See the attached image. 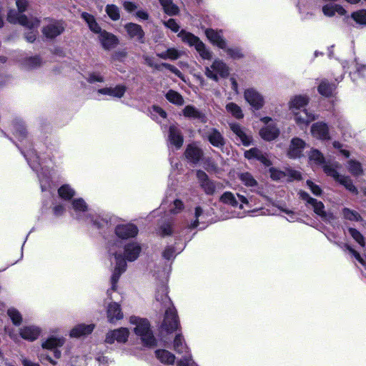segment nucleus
Returning <instances> with one entry per match:
<instances>
[{
  "label": "nucleus",
  "mask_w": 366,
  "mask_h": 366,
  "mask_svg": "<svg viewBox=\"0 0 366 366\" xmlns=\"http://www.w3.org/2000/svg\"><path fill=\"white\" fill-rule=\"evenodd\" d=\"M178 36L184 43L189 46H194L202 59H210L212 58V53L206 48L199 37L185 30H181L178 33Z\"/></svg>",
  "instance_id": "obj_4"
},
{
  "label": "nucleus",
  "mask_w": 366,
  "mask_h": 366,
  "mask_svg": "<svg viewBox=\"0 0 366 366\" xmlns=\"http://www.w3.org/2000/svg\"><path fill=\"white\" fill-rule=\"evenodd\" d=\"M65 29V24L63 21L49 19L42 27V33L47 39H54L61 34Z\"/></svg>",
  "instance_id": "obj_7"
},
{
  "label": "nucleus",
  "mask_w": 366,
  "mask_h": 366,
  "mask_svg": "<svg viewBox=\"0 0 366 366\" xmlns=\"http://www.w3.org/2000/svg\"><path fill=\"white\" fill-rule=\"evenodd\" d=\"M124 27L130 39H134L142 44L144 43V31L140 25L127 23Z\"/></svg>",
  "instance_id": "obj_16"
},
{
  "label": "nucleus",
  "mask_w": 366,
  "mask_h": 366,
  "mask_svg": "<svg viewBox=\"0 0 366 366\" xmlns=\"http://www.w3.org/2000/svg\"><path fill=\"white\" fill-rule=\"evenodd\" d=\"M322 12L325 16L332 17L335 14L344 16L346 10L340 5L333 3H329L322 6Z\"/></svg>",
  "instance_id": "obj_25"
},
{
  "label": "nucleus",
  "mask_w": 366,
  "mask_h": 366,
  "mask_svg": "<svg viewBox=\"0 0 366 366\" xmlns=\"http://www.w3.org/2000/svg\"><path fill=\"white\" fill-rule=\"evenodd\" d=\"M182 113L184 117L191 119H198L204 122L205 117L199 112L197 108L193 106L187 105L182 110Z\"/></svg>",
  "instance_id": "obj_36"
},
{
  "label": "nucleus",
  "mask_w": 366,
  "mask_h": 366,
  "mask_svg": "<svg viewBox=\"0 0 366 366\" xmlns=\"http://www.w3.org/2000/svg\"><path fill=\"white\" fill-rule=\"evenodd\" d=\"M325 172L332 177L338 181L340 184H343L347 189L352 192H356V187L353 185L351 179L347 177L340 175L338 172L330 165H324Z\"/></svg>",
  "instance_id": "obj_13"
},
{
  "label": "nucleus",
  "mask_w": 366,
  "mask_h": 366,
  "mask_svg": "<svg viewBox=\"0 0 366 366\" xmlns=\"http://www.w3.org/2000/svg\"><path fill=\"white\" fill-rule=\"evenodd\" d=\"M342 214L345 219L351 221H359L361 219L358 212L347 208H345L342 210Z\"/></svg>",
  "instance_id": "obj_53"
},
{
  "label": "nucleus",
  "mask_w": 366,
  "mask_h": 366,
  "mask_svg": "<svg viewBox=\"0 0 366 366\" xmlns=\"http://www.w3.org/2000/svg\"><path fill=\"white\" fill-rule=\"evenodd\" d=\"M230 129L236 135V139L239 141L244 146L248 147L252 142L250 132L245 128L237 123L229 124Z\"/></svg>",
  "instance_id": "obj_12"
},
{
  "label": "nucleus",
  "mask_w": 366,
  "mask_h": 366,
  "mask_svg": "<svg viewBox=\"0 0 366 366\" xmlns=\"http://www.w3.org/2000/svg\"><path fill=\"white\" fill-rule=\"evenodd\" d=\"M205 35L212 44L222 49H226L227 42L222 36V31L208 29L205 30Z\"/></svg>",
  "instance_id": "obj_21"
},
{
  "label": "nucleus",
  "mask_w": 366,
  "mask_h": 366,
  "mask_svg": "<svg viewBox=\"0 0 366 366\" xmlns=\"http://www.w3.org/2000/svg\"><path fill=\"white\" fill-rule=\"evenodd\" d=\"M184 356L181 360L177 361V365L178 366H192L193 365V360L191 357V354L189 353V351H188V353H183Z\"/></svg>",
  "instance_id": "obj_55"
},
{
  "label": "nucleus",
  "mask_w": 366,
  "mask_h": 366,
  "mask_svg": "<svg viewBox=\"0 0 366 366\" xmlns=\"http://www.w3.org/2000/svg\"><path fill=\"white\" fill-rule=\"evenodd\" d=\"M350 234L352 238L362 247L365 246V239L362 234L354 228H350L348 229Z\"/></svg>",
  "instance_id": "obj_54"
},
{
  "label": "nucleus",
  "mask_w": 366,
  "mask_h": 366,
  "mask_svg": "<svg viewBox=\"0 0 366 366\" xmlns=\"http://www.w3.org/2000/svg\"><path fill=\"white\" fill-rule=\"evenodd\" d=\"M312 137L318 139L325 140L330 139L328 127L325 123L317 122L311 127Z\"/></svg>",
  "instance_id": "obj_23"
},
{
  "label": "nucleus",
  "mask_w": 366,
  "mask_h": 366,
  "mask_svg": "<svg viewBox=\"0 0 366 366\" xmlns=\"http://www.w3.org/2000/svg\"><path fill=\"white\" fill-rule=\"evenodd\" d=\"M202 156V151L195 144H189L185 151V157L190 162L197 163Z\"/></svg>",
  "instance_id": "obj_30"
},
{
  "label": "nucleus",
  "mask_w": 366,
  "mask_h": 366,
  "mask_svg": "<svg viewBox=\"0 0 366 366\" xmlns=\"http://www.w3.org/2000/svg\"><path fill=\"white\" fill-rule=\"evenodd\" d=\"M72 209H74L76 217H79L81 213L87 210L88 206L85 201L81 198H77L72 201Z\"/></svg>",
  "instance_id": "obj_40"
},
{
  "label": "nucleus",
  "mask_w": 366,
  "mask_h": 366,
  "mask_svg": "<svg viewBox=\"0 0 366 366\" xmlns=\"http://www.w3.org/2000/svg\"><path fill=\"white\" fill-rule=\"evenodd\" d=\"M105 11L109 16V17L113 21H117L120 19L119 9L114 4L107 5Z\"/></svg>",
  "instance_id": "obj_48"
},
{
  "label": "nucleus",
  "mask_w": 366,
  "mask_h": 366,
  "mask_svg": "<svg viewBox=\"0 0 366 366\" xmlns=\"http://www.w3.org/2000/svg\"><path fill=\"white\" fill-rule=\"evenodd\" d=\"M226 110L237 119H242L244 117L242 109L237 104L230 102L226 105Z\"/></svg>",
  "instance_id": "obj_44"
},
{
  "label": "nucleus",
  "mask_w": 366,
  "mask_h": 366,
  "mask_svg": "<svg viewBox=\"0 0 366 366\" xmlns=\"http://www.w3.org/2000/svg\"><path fill=\"white\" fill-rule=\"evenodd\" d=\"M200 185L207 194H212L215 192L214 183L210 180L206 181L205 182H204Z\"/></svg>",
  "instance_id": "obj_56"
},
{
  "label": "nucleus",
  "mask_w": 366,
  "mask_h": 366,
  "mask_svg": "<svg viewBox=\"0 0 366 366\" xmlns=\"http://www.w3.org/2000/svg\"><path fill=\"white\" fill-rule=\"evenodd\" d=\"M207 139L211 144L217 148L223 147L225 144L222 134L216 129H212L207 134Z\"/></svg>",
  "instance_id": "obj_31"
},
{
  "label": "nucleus",
  "mask_w": 366,
  "mask_h": 366,
  "mask_svg": "<svg viewBox=\"0 0 366 366\" xmlns=\"http://www.w3.org/2000/svg\"><path fill=\"white\" fill-rule=\"evenodd\" d=\"M309 163L312 166L323 164L325 158L323 154L316 149H312L308 153Z\"/></svg>",
  "instance_id": "obj_34"
},
{
  "label": "nucleus",
  "mask_w": 366,
  "mask_h": 366,
  "mask_svg": "<svg viewBox=\"0 0 366 366\" xmlns=\"http://www.w3.org/2000/svg\"><path fill=\"white\" fill-rule=\"evenodd\" d=\"M167 287L166 285H161L156 294V300L160 302L164 307H167L164 318L161 328L162 331L167 333L174 332L179 328V323L176 309L173 307L170 299L167 295Z\"/></svg>",
  "instance_id": "obj_2"
},
{
  "label": "nucleus",
  "mask_w": 366,
  "mask_h": 366,
  "mask_svg": "<svg viewBox=\"0 0 366 366\" xmlns=\"http://www.w3.org/2000/svg\"><path fill=\"white\" fill-rule=\"evenodd\" d=\"M164 11L169 15H175L178 13L177 6L172 4V0H159Z\"/></svg>",
  "instance_id": "obj_49"
},
{
  "label": "nucleus",
  "mask_w": 366,
  "mask_h": 366,
  "mask_svg": "<svg viewBox=\"0 0 366 366\" xmlns=\"http://www.w3.org/2000/svg\"><path fill=\"white\" fill-rule=\"evenodd\" d=\"M7 314L14 325H19L21 324L22 317L20 312L14 308H10L8 310Z\"/></svg>",
  "instance_id": "obj_52"
},
{
  "label": "nucleus",
  "mask_w": 366,
  "mask_h": 366,
  "mask_svg": "<svg viewBox=\"0 0 366 366\" xmlns=\"http://www.w3.org/2000/svg\"><path fill=\"white\" fill-rule=\"evenodd\" d=\"M351 18L357 24L366 26V9H360L352 12Z\"/></svg>",
  "instance_id": "obj_42"
},
{
  "label": "nucleus",
  "mask_w": 366,
  "mask_h": 366,
  "mask_svg": "<svg viewBox=\"0 0 366 366\" xmlns=\"http://www.w3.org/2000/svg\"><path fill=\"white\" fill-rule=\"evenodd\" d=\"M122 5L124 9L129 13H132L136 11L138 8L137 4H136L134 2L129 1H124Z\"/></svg>",
  "instance_id": "obj_63"
},
{
  "label": "nucleus",
  "mask_w": 366,
  "mask_h": 366,
  "mask_svg": "<svg viewBox=\"0 0 366 366\" xmlns=\"http://www.w3.org/2000/svg\"><path fill=\"white\" fill-rule=\"evenodd\" d=\"M107 316L110 323H114L122 320L124 315L120 305L117 302L109 303L107 308Z\"/></svg>",
  "instance_id": "obj_22"
},
{
  "label": "nucleus",
  "mask_w": 366,
  "mask_h": 366,
  "mask_svg": "<svg viewBox=\"0 0 366 366\" xmlns=\"http://www.w3.org/2000/svg\"><path fill=\"white\" fill-rule=\"evenodd\" d=\"M169 141L171 144L175 146L177 149L182 146L183 137L180 131L174 125H172L169 127Z\"/></svg>",
  "instance_id": "obj_29"
},
{
  "label": "nucleus",
  "mask_w": 366,
  "mask_h": 366,
  "mask_svg": "<svg viewBox=\"0 0 366 366\" xmlns=\"http://www.w3.org/2000/svg\"><path fill=\"white\" fill-rule=\"evenodd\" d=\"M269 173L271 178L274 180L292 181L301 178V174L299 172L292 169H287V172H285L275 168H271Z\"/></svg>",
  "instance_id": "obj_15"
},
{
  "label": "nucleus",
  "mask_w": 366,
  "mask_h": 366,
  "mask_svg": "<svg viewBox=\"0 0 366 366\" xmlns=\"http://www.w3.org/2000/svg\"><path fill=\"white\" fill-rule=\"evenodd\" d=\"M127 56V51L125 49L116 51L112 54V59L119 61H123Z\"/></svg>",
  "instance_id": "obj_59"
},
{
  "label": "nucleus",
  "mask_w": 366,
  "mask_h": 366,
  "mask_svg": "<svg viewBox=\"0 0 366 366\" xmlns=\"http://www.w3.org/2000/svg\"><path fill=\"white\" fill-rule=\"evenodd\" d=\"M94 329V324L85 325V324H79L75 326L70 331V336L71 337H80L84 335H89L92 333V332Z\"/></svg>",
  "instance_id": "obj_28"
},
{
  "label": "nucleus",
  "mask_w": 366,
  "mask_h": 366,
  "mask_svg": "<svg viewBox=\"0 0 366 366\" xmlns=\"http://www.w3.org/2000/svg\"><path fill=\"white\" fill-rule=\"evenodd\" d=\"M293 116L295 122L300 126H307L310 122L314 121L316 119V117L312 112H310L306 109H302L298 112H291Z\"/></svg>",
  "instance_id": "obj_18"
},
{
  "label": "nucleus",
  "mask_w": 366,
  "mask_h": 366,
  "mask_svg": "<svg viewBox=\"0 0 366 366\" xmlns=\"http://www.w3.org/2000/svg\"><path fill=\"white\" fill-rule=\"evenodd\" d=\"M305 147L306 142L304 140L299 137L292 138L287 149V156L292 159L301 157Z\"/></svg>",
  "instance_id": "obj_14"
},
{
  "label": "nucleus",
  "mask_w": 366,
  "mask_h": 366,
  "mask_svg": "<svg viewBox=\"0 0 366 366\" xmlns=\"http://www.w3.org/2000/svg\"><path fill=\"white\" fill-rule=\"evenodd\" d=\"M142 252V247L139 243L132 242L125 244L124 247V254L118 253L116 250V245H112L109 248V254L114 257L115 266L111 278L112 290H115L117 283L120 275L126 270L127 262L135 261Z\"/></svg>",
  "instance_id": "obj_1"
},
{
  "label": "nucleus",
  "mask_w": 366,
  "mask_h": 366,
  "mask_svg": "<svg viewBox=\"0 0 366 366\" xmlns=\"http://www.w3.org/2000/svg\"><path fill=\"white\" fill-rule=\"evenodd\" d=\"M182 52L174 48H169L164 52L157 54L162 59L176 60L180 57Z\"/></svg>",
  "instance_id": "obj_41"
},
{
  "label": "nucleus",
  "mask_w": 366,
  "mask_h": 366,
  "mask_svg": "<svg viewBox=\"0 0 366 366\" xmlns=\"http://www.w3.org/2000/svg\"><path fill=\"white\" fill-rule=\"evenodd\" d=\"M244 157L247 159H255L259 161L264 166H270L272 162L269 158L268 154L263 153L257 148H252L244 152Z\"/></svg>",
  "instance_id": "obj_20"
},
{
  "label": "nucleus",
  "mask_w": 366,
  "mask_h": 366,
  "mask_svg": "<svg viewBox=\"0 0 366 366\" xmlns=\"http://www.w3.org/2000/svg\"><path fill=\"white\" fill-rule=\"evenodd\" d=\"M309 98L305 95H297L292 97L289 102V109L291 112H298L305 109L307 105Z\"/></svg>",
  "instance_id": "obj_24"
},
{
  "label": "nucleus",
  "mask_w": 366,
  "mask_h": 366,
  "mask_svg": "<svg viewBox=\"0 0 366 366\" xmlns=\"http://www.w3.org/2000/svg\"><path fill=\"white\" fill-rule=\"evenodd\" d=\"M7 20L11 24H19L26 29L38 28L40 25V20L36 16H27L19 11L10 10L7 14Z\"/></svg>",
  "instance_id": "obj_5"
},
{
  "label": "nucleus",
  "mask_w": 366,
  "mask_h": 366,
  "mask_svg": "<svg viewBox=\"0 0 366 366\" xmlns=\"http://www.w3.org/2000/svg\"><path fill=\"white\" fill-rule=\"evenodd\" d=\"M37 29L38 28L28 29L30 31L25 34V39L27 41L32 43L35 41L38 34Z\"/></svg>",
  "instance_id": "obj_61"
},
{
  "label": "nucleus",
  "mask_w": 366,
  "mask_h": 366,
  "mask_svg": "<svg viewBox=\"0 0 366 366\" xmlns=\"http://www.w3.org/2000/svg\"><path fill=\"white\" fill-rule=\"evenodd\" d=\"M129 330L127 327H120L109 331L105 337V342L108 344L125 343L129 337Z\"/></svg>",
  "instance_id": "obj_11"
},
{
  "label": "nucleus",
  "mask_w": 366,
  "mask_h": 366,
  "mask_svg": "<svg viewBox=\"0 0 366 366\" xmlns=\"http://www.w3.org/2000/svg\"><path fill=\"white\" fill-rule=\"evenodd\" d=\"M348 171L355 176H359L362 173V167L359 162L353 159L348 161L347 164Z\"/></svg>",
  "instance_id": "obj_45"
},
{
  "label": "nucleus",
  "mask_w": 366,
  "mask_h": 366,
  "mask_svg": "<svg viewBox=\"0 0 366 366\" xmlns=\"http://www.w3.org/2000/svg\"><path fill=\"white\" fill-rule=\"evenodd\" d=\"M204 74L209 79L218 81L219 77L224 78L228 76L229 68L222 60L215 59L210 66L205 68Z\"/></svg>",
  "instance_id": "obj_6"
},
{
  "label": "nucleus",
  "mask_w": 366,
  "mask_h": 366,
  "mask_svg": "<svg viewBox=\"0 0 366 366\" xmlns=\"http://www.w3.org/2000/svg\"><path fill=\"white\" fill-rule=\"evenodd\" d=\"M239 178L246 187H253L257 185V180L249 172L240 173Z\"/></svg>",
  "instance_id": "obj_43"
},
{
  "label": "nucleus",
  "mask_w": 366,
  "mask_h": 366,
  "mask_svg": "<svg viewBox=\"0 0 366 366\" xmlns=\"http://www.w3.org/2000/svg\"><path fill=\"white\" fill-rule=\"evenodd\" d=\"M184 208L183 203L182 201L179 199H175L173 202V204L172 208L170 209V212L173 214H177L180 212Z\"/></svg>",
  "instance_id": "obj_60"
},
{
  "label": "nucleus",
  "mask_w": 366,
  "mask_h": 366,
  "mask_svg": "<svg viewBox=\"0 0 366 366\" xmlns=\"http://www.w3.org/2000/svg\"><path fill=\"white\" fill-rule=\"evenodd\" d=\"M335 89L334 85L328 84L325 81H322L318 86L319 92L324 96L329 97L332 95Z\"/></svg>",
  "instance_id": "obj_50"
},
{
  "label": "nucleus",
  "mask_w": 366,
  "mask_h": 366,
  "mask_svg": "<svg viewBox=\"0 0 366 366\" xmlns=\"http://www.w3.org/2000/svg\"><path fill=\"white\" fill-rule=\"evenodd\" d=\"M130 324L134 325L135 334L141 337L142 341L146 345L151 346L154 344L155 339L150 329V325L147 320L136 316L129 318Z\"/></svg>",
  "instance_id": "obj_3"
},
{
  "label": "nucleus",
  "mask_w": 366,
  "mask_h": 366,
  "mask_svg": "<svg viewBox=\"0 0 366 366\" xmlns=\"http://www.w3.org/2000/svg\"><path fill=\"white\" fill-rule=\"evenodd\" d=\"M104 78L98 73H92L89 75L88 81L90 83L102 82Z\"/></svg>",
  "instance_id": "obj_64"
},
{
  "label": "nucleus",
  "mask_w": 366,
  "mask_h": 366,
  "mask_svg": "<svg viewBox=\"0 0 366 366\" xmlns=\"http://www.w3.org/2000/svg\"><path fill=\"white\" fill-rule=\"evenodd\" d=\"M219 200L221 202L230 205L233 207H239L241 209L244 208V205L247 206L249 204V200L244 196L237 194L236 197V196L230 192H225L223 193L220 197Z\"/></svg>",
  "instance_id": "obj_9"
},
{
  "label": "nucleus",
  "mask_w": 366,
  "mask_h": 366,
  "mask_svg": "<svg viewBox=\"0 0 366 366\" xmlns=\"http://www.w3.org/2000/svg\"><path fill=\"white\" fill-rule=\"evenodd\" d=\"M156 357L159 361L164 364L172 365L175 360V356L166 350H157Z\"/></svg>",
  "instance_id": "obj_37"
},
{
  "label": "nucleus",
  "mask_w": 366,
  "mask_h": 366,
  "mask_svg": "<svg viewBox=\"0 0 366 366\" xmlns=\"http://www.w3.org/2000/svg\"><path fill=\"white\" fill-rule=\"evenodd\" d=\"M163 24L167 28L171 29L172 31L175 33L179 31V25L174 19H169L167 21H164Z\"/></svg>",
  "instance_id": "obj_58"
},
{
  "label": "nucleus",
  "mask_w": 366,
  "mask_h": 366,
  "mask_svg": "<svg viewBox=\"0 0 366 366\" xmlns=\"http://www.w3.org/2000/svg\"><path fill=\"white\" fill-rule=\"evenodd\" d=\"M165 97L170 103L175 105L182 106L184 103L182 96L174 90H169Z\"/></svg>",
  "instance_id": "obj_39"
},
{
  "label": "nucleus",
  "mask_w": 366,
  "mask_h": 366,
  "mask_svg": "<svg viewBox=\"0 0 366 366\" xmlns=\"http://www.w3.org/2000/svg\"><path fill=\"white\" fill-rule=\"evenodd\" d=\"M126 92V87L123 85H117L114 87H105L97 91L99 94L108 95L112 97L121 98Z\"/></svg>",
  "instance_id": "obj_27"
},
{
  "label": "nucleus",
  "mask_w": 366,
  "mask_h": 366,
  "mask_svg": "<svg viewBox=\"0 0 366 366\" xmlns=\"http://www.w3.org/2000/svg\"><path fill=\"white\" fill-rule=\"evenodd\" d=\"M116 234L122 239L134 237L138 234L137 226L133 224H119L115 228Z\"/></svg>",
  "instance_id": "obj_19"
},
{
  "label": "nucleus",
  "mask_w": 366,
  "mask_h": 366,
  "mask_svg": "<svg viewBox=\"0 0 366 366\" xmlns=\"http://www.w3.org/2000/svg\"><path fill=\"white\" fill-rule=\"evenodd\" d=\"M39 334V329L35 326H26L21 329L20 331L21 337L30 341L36 340Z\"/></svg>",
  "instance_id": "obj_32"
},
{
  "label": "nucleus",
  "mask_w": 366,
  "mask_h": 366,
  "mask_svg": "<svg viewBox=\"0 0 366 366\" xmlns=\"http://www.w3.org/2000/svg\"><path fill=\"white\" fill-rule=\"evenodd\" d=\"M58 192L59 195L65 200L70 199L75 194L74 190L68 184L61 186L59 189Z\"/></svg>",
  "instance_id": "obj_46"
},
{
  "label": "nucleus",
  "mask_w": 366,
  "mask_h": 366,
  "mask_svg": "<svg viewBox=\"0 0 366 366\" xmlns=\"http://www.w3.org/2000/svg\"><path fill=\"white\" fill-rule=\"evenodd\" d=\"M244 98L247 104H249L255 110L262 109L265 103L264 98L262 94L254 88H247L244 92Z\"/></svg>",
  "instance_id": "obj_8"
},
{
  "label": "nucleus",
  "mask_w": 366,
  "mask_h": 366,
  "mask_svg": "<svg viewBox=\"0 0 366 366\" xmlns=\"http://www.w3.org/2000/svg\"><path fill=\"white\" fill-rule=\"evenodd\" d=\"M16 6L19 13L26 11L29 6L28 0H16Z\"/></svg>",
  "instance_id": "obj_62"
},
{
  "label": "nucleus",
  "mask_w": 366,
  "mask_h": 366,
  "mask_svg": "<svg viewBox=\"0 0 366 366\" xmlns=\"http://www.w3.org/2000/svg\"><path fill=\"white\" fill-rule=\"evenodd\" d=\"M43 64L41 59L39 56H30L26 57L21 60L20 66L22 69L32 70L40 67Z\"/></svg>",
  "instance_id": "obj_26"
},
{
  "label": "nucleus",
  "mask_w": 366,
  "mask_h": 366,
  "mask_svg": "<svg viewBox=\"0 0 366 366\" xmlns=\"http://www.w3.org/2000/svg\"><path fill=\"white\" fill-rule=\"evenodd\" d=\"M261 121L267 124L259 131L261 137L266 141H272L276 139L280 134V131L272 119L270 117H263L261 119Z\"/></svg>",
  "instance_id": "obj_10"
},
{
  "label": "nucleus",
  "mask_w": 366,
  "mask_h": 366,
  "mask_svg": "<svg viewBox=\"0 0 366 366\" xmlns=\"http://www.w3.org/2000/svg\"><path fill=\"white\" fill-rule=\"evenodd\" d=\"M64 343V339L61 337H51L42 342V347L47 350H53L61 347Z\"/></svg>",
  "instance_id": "obj_38"
},
{
  "label": "nucleus",
  "mask_w": 366,
  "mask_h": 366,
  "mask_svg": "<svg viewBox=\"0 0 366 366\" xmlns=\"http://www.w3.org/2000/svg\"><path fill=\"white\" fill-rule=\"evenodd\" d=\"M99 34V40L102 47L106 50L114 48L119 44L118 38L107 31L102 30Z\"/></svg>",
  "instance_id": "obj_17"
},
{
  "label": "nucleus",
  "mask_w": 366,
  "mask_h": 366,
  "mask_svg": "<svg viewBox=\"0 0 366 366\" xmlns=\"http://www.w3.org/2000/svg\"><path fill=\"white\" fill-rule=\"evenodd\" d=\"M81 17L85 21L89 29L95 34H98L102 31L101 27L99 26L95 17L86 12H83Z\"/></svg>",
  "instance_id": "obj_33"
},
{
  "label": "nucleus",
  "mask_w": 366,
  "mask_h": 366,
  "mask_svg": "<svg viewBox=\"0 0 366 366\" xmlns=\"http://www.w3.org/2000/svg\"><path fill=\"white\" fill-rule=\"evenodd\" d=\"M152 117L157 122H161L167 117L166 112L158 106H153L150 109Z\"/></svg>",
  "instance_id": "obj_47"
},
{
  "label": "nucleus",
  "mask_w": 366,
  "mask_h": 366,
  "mask_svg": "<svg viewBox=\"0 0 366 366\" xmlns=\"http://www.w3.org/2000/svg\"><path fill=\"white\" fill-rule=\"evenodd\" d=\"M227 54L233 59H240L243 56L242 51L237 47L227 48L225 49Z\"/></svg>",
  "instance_id": "obj_57"
},
{
  "label": "nucleus",
  "mask_w": 366,
  "mask_h": 366,
  "mask_svg": "<svg viewBox=\"0 0 366 366\" xmlns=\"http://www.w3.org/2000/svg\"><path fill=\"white\" fill-rule=\"evenodd\" d=\"M310 204L313 207L314 212L317 214L322 217H326V214L324 210V204L321 202H318L315 199H310Z\"/></svg>",
  "instance_id": "obj_51"
},
{
  "label": "nucleus",
  "mask_w": 366,
  "mask_h": 366,
  "mask_svg": "<svg viewBox=\"0 0 366 366\" xmlns=\"http://www.w3.org/2000/svg\"><path fill=\"white\" fill-rule=\"evenodd\" d=\"M173 348L174 351L179 354L188 353V351H189L181 334H178L175 336L173 342Z\"/></svg>",
  "instance_id": "obj_35"
}]
</instances>
